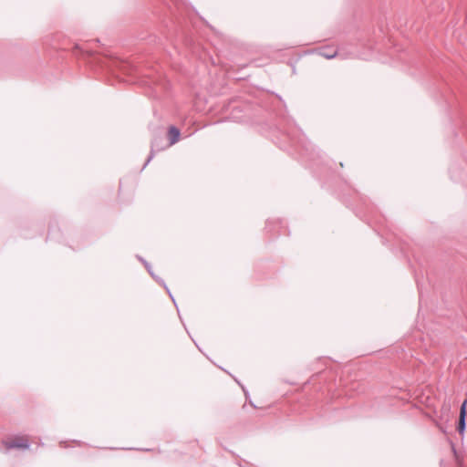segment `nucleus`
I'll return each mask as SVG.
<instances>
[{
    "mask_svg": "<svg viewBox=\"0 0 467 467\" xmlns=\"http://www.w3.org/2000/svg\"><path fill=\"white\" fill-rule=\"evenodd\" d=\"M280 130L284 132L291 141V143L296 147L299 151L302 161L311 162L310 167L314 168L321 163V152L319 150L306 140L305 134L299 129L295 120L289 117L283 115L279 121Z\"/></svg>",
    "mask_w": 467,
    "mask_h": 467,
    "instance_id": "obj_1",
    "label": "nucleus"
},
{
    "mask_svg": "<svg viewBox=\"0 0 467 467\" xmlns=\"http://www.w3.org/2000/svg\"><path fill=\"white\" fill-rule=\"evenodd\" d=\"M327 379V373L321 372L315 374L311 377V379L306 382L303 386L302 391L306 396V400L309 401L307 406H310V401L313 400H320L325 394V391H329L330 389H325V387L321 386V383L325 382ZM302 405H306L302 403Z\"/></svg>",
    "mask_w": 467,
    "mask_h": 467,
    "instance_id": "obj_2",
    "label": "nucleus"
},
{
    "mask_svg": "<svg viewBox=\"0 0 467 467\" xmlns=\"http://www.w3.org/2000/svg\"><path fill=\"white\" fill-rule=\"evenodd\" d=\"M424 411V416L431 420L436 427L443 433L447 432V423L449 421V410L443 413V410Z\"/></svg>",
    "mask_w": 467,
    "mask_h": 467,
    "instance_id": "obj_3",
    "label": "nucleus"
},
{
    "mask_svg": "<svg viewBox=\"0 0 467 467\" xmlns=\"http://www.w3.org/2000/svg\"><path fill=\"white\" fill-rule=\"evenodd\" d=\"M2 443L7 451L13 449L28 450L30 448L29 441L18 435L15 436L12 439L4 440Z\"/></svg>",
    "mask_w": 467,
    "mask_h": 467,
    "instance_id": "obj_4",
    "label": "nucleus"
},
{
    "mask_svg": "<svg viewBox=\"0 0 467 467\" xmlns=\"http://www.w3.org/2000/svg\"><path fill=\"white\" fill-rule=\"evenodd\" d=\"M162 141H163V139L161 137H154L153 138V140H151V144H150V154H149L141 171L143 169H145L146 166L150 162V161L154 158L155 153L157 151H161V150H163L166 148H168L167 145H163Z\"/></svg>",
    "mask_w": 467,
    "mask_h": 467,
    "instance_id": "obj_5",
    "label": "nucleus"
},
{
    "mask_svg": "<svg viewBox=\"0 0 467 467\" xmlns=\"http://www.w3.org/2000/svg\"><path fill=\"white\" fill-rule=\"evenodd\" d=\"M341 410H320V413L318 414V420L317 421L322 424V425H326V424H330V423H333V422H336L337 420V418H338V412H340Z\"/></svg>",
    "mask_w": 467,
    "mask_h": 467,
    "instance_id": "obj_6",
    "label": "nucleus"
},
{
    "mask_svg": "<svg viewBox=\"0 0 467 467\" xmlns=\"http://www.w3.org/2000/svg\"><path fill=\"white\" fill-rule=\"evenodd\" d=\"M227 109L231 110L230 119L235 122H240L244 120V116L241 114L243 112V107L237 104L235 99H233L227 105Z\"/></svg>",
    "mask_w": 467,
    "mask_h": 467,
    "instance_id": "obj_7",
    "label": "nucleus"
},
{
    "mask_svg": "<svg viewBox=\"0 0 467 467\" xmlns=\"http://www.w3.org/2000/svg\"><path fill=\"white\" fill-rule=\"evenodd\" d=\"M167 137L169 140L167 147L172 146L180 140L181 130L177 127L171 125L168 129Z\"/></svg>",
    "mask_w": 467,
    "mask_h": 467,
    "instance_id": "obj_8",
    "label": "nucleus"
},
{
    "mask_svg": "<svg viewBox=\"0 0 467 467\" xmlns=\"http://www.w3.org/2000/svg\"><path fill=\"white\" fill-rule=\"evenodd\" d=\"M451 451L453 453V457H454L456 467H467L465 462H464L463 457L456 450L455 445H454V443L452 441H451ZM441 467H444L443 466V461H441Z\"/></svg>",
    "mask_w": 467,
    "mask_h": 467,
    "instance_id": "obj_9",
    "label": "nucleus"
},
{
    "mask_svg": "<svg viewBox=\"0 0 467 467\" xmlns=\"http://www.w3.org/2000/svg\"><path fill=\"white\" fill-rule=\"evenodd\" d=\"M317 54L327 59H332L337 57V51L331 47H323L317 50Z\"/></svg>",
    "mask_w": 467,
    "mask_h": 467,
    "instance_id": "obj_10",
    "label": "nucleus"
},
{
    "mask_svg": "<svg viewBox=\"0 0 467 467\" xmlns=\"http://www.w3.org/2000/svg\"><path fill=\"white\" fill-rule=\"evenodd\" d=\"M467 410H460V416L457 420L456 430L460 434H463L466 429Z\"/></svg>",
    "mask_w": 467,
    "mask_h": 467,
    "instance_id": "obj_11",
    "label": "nucleus"
},
{
    "mask_svg": "<svg viewBox=\"0 0 467 467\" xmlns=\"http://www.w3.org/2000/svg\"><path fill=\"white\" fill-rule=\"evenodd\" d=\"M148 273L150 275V276L157 282L159 283L161 285L163 286V288L167 291V293L169 294L170 297L171 298L172 302L174 303L175 306L178 308L177 305H176V302H175V299L173 297V296L171 295L169 287L167 286L165 281L161 278L160 276L156 275L155 273L153 272L152 270V267L150 268V270H148Z\"/></svg>",
    "mask_w": 467,
    "mask_h": 467,
    "instance_id": "obj_12",
    "label": "nucleus"
},
{
    "mask_svg": "<svg viewBox=\"0 0 467 467\" xmlns=\"http://www.w3.org/2000/svg\"><path fill=\"white\" fill-rule=\"evenodd\" d=\"M392 409H400L403 406H406L405 400L403 398H393L392 396L389 398V402L388 404Z\"/></svg>",
    "mask_w": 467,
    "mask_h": 467,
    "instance_id": "obj_13",
    "label": "nucleus"
},
{
    "mask_svg": "<svg viewBox=\"0 0 467 467\" xmlns=\"http://www.w3.org/2000/svg\"><path fill=\"white\" fill-rule=\"evenodd\" d=\"M107 450H111V451H114V450H135L134 448H116V447H107L106 448ZM139 451H150V449H138Z\"/></svg>",
    "mask_w": 467,
    "mask_h": 467,
    "instance_id": "obj_14",
    "label": "nucleus"
},
{
    "mask_svg": "<svg viewBox=\"0 0 467 467\" xmlns=\"http://www.w3.org/2000/svg\"><path fill=\"white\" fill-rule=\"evenodd\" d=\"M142 264H143V265L145 266V268L147 269V271H148V270H150V268H151V265H150L148 261H146V260H145V261H143V263H142Z\"/></svg>",
    "mask_w": 467,
    "mask_h": 467,
    "instance_id": "obj_15",
    "label": "nucleus"
},
{
    "mask_svg": "<svg viewBox=\"0 0 467 467\" xmlns=\"http://www.w3.org/2000/svg\"><path fill=\"white\" fill-rule=\"evenodd\" d=\"M59 446H60L61 448H67V441H61L59 442Z\"/></svg>",
    "mask_w": 467,
    "mask_h": 467,
    "instance_id": "obj_16",
    "label": "nucleus"
},
{
    "mask_svg": "<svg viewBox=\"0 0 467 467\" xmlns=\"http://www.w3.org/2000/svg\"><path fill=\"white\" fill-rule=\"evenodd\" d=\"M466 406H467V400H463V402L461 404L459 409H461V410L466 409Z\"/></svg>",
    "mask_w": 467,
    "mask_h": 467,
    "instance_id": "obj_17",
    "label": "nucleus"
},
{
    "mask_svg": "<svg viewBox=\"0 0 467 467\" xmlns=\"http://www.w3.org/2000/svg\"><path fill=\"white\" fill-rule=\"evenodd\" d=\"M407 409L413 410V409H420V408L415 404H409Z\"/></svg>",
    "mask_w": 467,
    "mask_h": 467,
    "instance_id": "obj_18",
    "label": "nucleus"
},
{
    "mask_svg": "<svg viewBox=\"0 0 467 467\" xmlns=\"http://www.w3.org/2000/svg\"><path fill=\"white\" fill-rule=\"evenodd\" d=\"M72 441L77 443L78 445H82L83 444V442L80 441L73 440Z\"/></svg>",
    "mask_w": 467,
    "mask_h": 467,
    "instance_id": "obj_19",
    "label": "nucleus"
},
{
    "mask_svg": "<svg viewBox=\"0 0 467 467\" xmlns=\"http://www.w3.org/2000/svg\"><path fill=\"white\" fill-rule=\"evenodd\" d=\"M250 404L254 410L260 409L259 407L255 406L252 401H250Z\"/></svg>",
    "mask_w": 467,
    "mask_h": 467,
    "instance_id": "obj_20",
    "label": "nucleus"
},
{
    "mask_svg": "<svg viewBox=\"0 0 467 467\" xmlns=\"http://www.w3.org/2000/svg\"><path fill=\"white\" fill-rule=\"evenodd\" d=\"M137 258L141 262L143 263V261H145V259L140 255H137Z\"/></svg>",
    "mask_w": 467,
    "mask_h": 467,
    "instance_id": "obj_21",
    "label": "nucleus"
},
{
    "mask_svg": "<svg viewBox=\"0 0 467 467\" xmlns=\"http://www.w3.org/2000/svg\"><path fill=\"white\" fill-rule=\"evenodd\" d=\"M171 2H173L175 5L178 4L179 0H171Z\"/></svg>",
    "mask_w": 467,
    "mask_h": 467,
    "instance_id": "obj_22",
    "label": "nucleus"
},
{
    "mask_svg": "<svg viewBox=\"0 0 467 467\" xmlns=\"http://www.w3.org/2000/svg\"><path fill=\"white\" fill-rule=\"evenodd\" d=\"M277 97H278V99H279V100H280V101H282V100H283L282 97H280L279 95H277Z\"/></svg>",
    "mask_w": 467,
    "mask_h": 467,
    "instance_id": "obj_23",
    "label": "nucleus"
},
{
    "mask_svg": "<svg viewBox=\"0 0 467 467\" xmlns=\"http://www.w3.org/2000/svg\"><path fill=\"white\" fill-rule=\"evenodd\" d=\"M269 223H270V222H269V221H267V222H266V227H268Z\"/></svg>",
    "mask_w": 467,
    "mask_h": 467,
    "instance_id": "obj_24",
    "label": "nucleus"
},
{
    "mask_svg": "<svg viewBox=\"0 0 467 467\" xmlns=\"http://www.w3.org/2000/svg\"><path fill=\"white\" fill-rule=\"evenodd\" d=\"M244 395L247 397V395H248L247 391H245L244 389Z\"/></svg>",
    "mask_w": 467,
    "mask_h": 467,
    "instance_id": "obj_25",
    "label": "nucleus"
}]
</instances>
